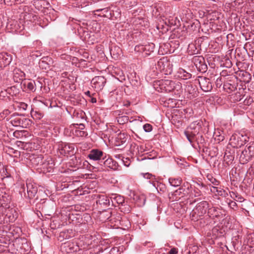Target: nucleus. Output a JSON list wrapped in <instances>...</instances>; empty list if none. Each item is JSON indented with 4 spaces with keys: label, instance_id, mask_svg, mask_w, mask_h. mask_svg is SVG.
Here are the masks:
<instances>
[{
    "label": "nucleus",
    "instance_id": "1",
    "mask_svg": "<svg viewBox=\"0 0 254 254\" xmlns=\"http://www.w3.org/2000/svg\"><path fill=\"white\" fill-rule=\"evenodd\" d=\"M153 86L160 92H173L175 94L179 95L182 91V84L179 81L162 79L155 81Z\"/></svg>",
    "mask_w": 254,
    "mask_h": 254
},
{
    "label": "nucleus",
    "instance_id": "2",
    "mask_svg": "<svg viewBox=\"0 0 254 254\" xmlns=\"http://www.w3.org/2000/svg\"><path fill=\"white\" fill-rule=\"evenodd\" d=\"M209 207L208 202L206 201H202L198 203L195 207L191 211L190 215L193 219H197L206 214Z\"/></svg>",
    "mask_w": 254,
    "mask_h": 254
},
{
    "label": "nucleus",
    "instance_id": "3",
    "mask_svg": "<svg viewBox=\"0 0 254 254\" xmlns=\"http://www.w3.org/2000/svg\"><path fill=\"white\" fill-rule=\"evenodd\" d=\"M37 187L31 182H27L26 187L23 184L21 185L19 192L22 195V192L25 198H33L37 192Z\"/></svg>",
    "mask_w": 254,
    "mask_h": 254
},
{
    "label": "nucleus",
    "instance_id": "4",
    "mask_svg": "<svg viewBox=\"0 0 254 254\" xmlns=\"http://www.w3.org/2000/svg\"><path fill=\"white\" fill-rule=\"evenodd\" d=\"M80 250L76 240H72L63 243L61 246V250L63 253H70Z\"/></svg>",
    "mask_w": 254,
    "mask_h": 254
},
{
    "label": "nucleus",
    "instance_id": "5",
    "mask_svg": "<svg viewBox=\"0 0 254 254\" xmlns=\"http://www.w3.org/2000/svg\"><path fill=\"white\" fill-rule=\"evenodd\" d=\"M192 62L198 71L202 73L206 71L207 66L205 63L204 59L202 56H194L192 59Z\"/></svg>",
    "mask_w": 254,
    "mask_h": 254
},
{
    "label": "nucleus",
    "instance_id": "6",
    "mask_svg": "<svg viewBox=\"0 0 254 254\" xmlns=\"http://www.w3.org/2000/svg\"><path fill=\"white\" fill-rule=\"evenodd\" d=\"M198 83L202 90L204 92H208L212 89V85L210 80L203 76H199L197 79Z\"/></svg>",
    "mask_w": 254,
    "mask_h": 254
},
{
    "label": "nucleus",
    "instance_id": "7",
    "mask_svg": "<svg viewBox=\"0 0 254 254\" xmlns=\"http://www.w3.org/2000/svg\"><path fill=\"white\" fill-rule=\"evenodd\" d=\"M106 82V79L102 76H95L91 80L92 87L96 91L101 90L104 87Z\"/></svg>",
    "mask_w": 254,
    "mask_h": 254
},
{
    "label": "nucleus",
    "instance_id": "8",
    "mask_svg": "<svg viewBox=\"0 0 254 254\" xmlns=\"http://www.w3.org/2000/svg\"><path fill=\"white\" fill-rule=\"evenodd\" d=\"M4 209L5 210V221L6 223L13 222L18 216V213L15 209L8 207Z\"/></svg>",
    "mask_w": 254,
    "mask_h": 254
},
{
    "label": "nucleus",
    "instance_id": "9",
    "mask_svg": "<svg viewBox=\"0 0 254 254\" xmlns=\"http://www.w3.org/2000/svg\"><path fill=\"white\" fill-rule=\"evenodd\" d=\"M61 154L65 155H72L74 153V145L72 144L62 143L60 146Z\"/></svg>",
    "mask_w": 254,
    "mask_h": 254
},
{
    "label": "nucleus",
    "instance_id": "10",
    "mask_svg": "<svg viewBox=\"0 0 254 254\" xmlns=\"http://www.w3.org/2000/svg\"><path fill=\"white\" fill-rule=\"evenodd\" d=\"M130 196L138 206H142L145 204L146 199L144 195L139 194L132 191L130 192Z\"/></svg>",
    "mask_w": 254,
    "mask_h": 254
},
{
    "label": "nucleus",
    "instance_id": "11",
    "mask_svg": "<svg viewBox=\"0 0 254 254\" xmlns=\"http://www.w3.org/2000/svg\"><path fill=\"white\" fill-rule=\"evenodd\" d=\"M138 48L139 51H140L144 53L145 55H149L154 51L155 48V45L152 43H148L145 45H141L138 47H135V50Z\"/></svg>",
    "mask_w": 254,
    "mask_h": 254
},
{
    "label": "nucleus",
    "instance_id": "12",
    "mask_svg": "<svg viewBox=\"0 0 254 254\" xmlns=\"http://www.w3.org/2000/svg\"><path fill=\"white\" fill-rule=\"evenodd\" d=\"M25 73L21 69L15 68L13 70V79L14 82L20 83L25 79Z\"/></svg>",
    "mask_w": 254,
    "mask_h": 254
},
{
    "label": "nucleus",
    "instance_id": "13",
    "mask_svg": "<svg viewBox=\"0 0 254 254\" xmlns=\"http://www.w3.org/2000/svg\"><path fill=\"white\" fill-rule=\"evenodd\" d=\"M103 156V152L98 149H92L88 155V157L93 161L100 160Z\"/></svg>",
    "mask_w": 254,
    "mask_h": 254
},
{
    "label": "nucleus",
    "instance_id": "14",
    "mask_svg": "<svg viewBox=\"0 0 254 254\" xmlns=\"http://www.w3.org/2000/svg\"><path fill=\"white\" fill-rule=\"evenodd\" d=\"M53 63V60L49 57H44L40 61L39 66L42 69H48L50 68V65Z\"/></svg>",
    "mask_w": 254,
    "mask_h": 254
},
{
    "label": "nucleus",
    "instance_id": "15",
    "mask_svg": "<svg viewBox=\"0 0 254 254\" xmlns=\"http://www.w3.org/2000/svg\"><path fill=\"white\" fill-rule=\"evenodd\" d=\"M12 61L10 55L6 53H0V65L1 66H5L9 65Z\"/></svg>",
    "mask_w": 254,
    "mask_h": 254
},
{
    "label": "nucleus",
    "instance_id": "16",
    "mask_svg": "<svg viewBox=\"0 0 254 254\" xmlns=\"http://www.w3.org/2000/svg\"><path fill=\"white\" fill-rule=\"evenodd\" d=\"M96 203L105 208L108 207L110 205V199L104 195H98Z\"/></svg>",
    "mask_w": 254,
    "mask_h": 254
},
{
    "label": "nucleus",
    "instance_id": "17",
    "mask_svg": "<svg viewBox=\"0 0 254 254\" xmlns=\"http://www.w3.org/2000/svg\"><path fill=\"white\" fill-rule=\"evenodd\" d=\"M7 27L12 32H20L24 29L23 25H20L17 21H11L8 23Z\"/></svg>",
    "mask_w": 254,
    "mask_h": 254
},
{
    "label": "nucleus",
    "instance_id": "18",
    "mask_svg": "<svg viewBox=\"0 0 254 254\" xmlns=\"http://www.w3.org/2000/svg\"><path fill=\"white\" fill-rule=\"evenodd\" d=\"M103 162V164H101V165H103L104 167L109 168L113 170H117L118 167V163L112 158H108L104 161H101V163Z\"/></svg>",
    "mask_w": 254,
    "mask_h": 254
},
{
    "label": "nucleus",
    "instance_id": "19",
    "mask_svg": "<svg viewBox=\"0 0 254 254\" xmlns=\"http://www.w3.org/2000/svg\"><path fill=\"white\" fill-rule=\"evenodd\" d=\"M200 46L198 44L191 43L190 44L188 48V52L190 55H195L199 53L200 51Z\"/></svg>",
    "mask_w": 254,
    "mask_h": 254
},
{
    "label": "nucleus",
    "instance_id": "20",
    "mask_svg": "<svg viewBox=\"0 0 254 254\" xmlns=\"http://www.w3.org/2000/svg\"><path fill=\"white\" fill-rule=\"evenodd\" d=\"M110 199H111L113 205H114L115 203H117L122 205L125 203L124 197L117 194H111L110 196Z\"/></svg>",
    "mask_w": 254,
    "mask_h": 254
},
{
    "label": "nucleus",
    "instance_id": "21",
    "mask_svg": "<svg viewBox=\"0 0 254 254\" xmlns=\"http://www.w3.org/2000/svg\"><path fill=\"white\" fill-rule=\"evenodd\" d=\"M168 61L166 57H163L159 60L156 64V68L160 71H163L166 69V67L168 65Z\"/></svg>",
    "mask_w": 254,
    "mask_h": 254
},
{
    "label": "nucleus",
    "instance_id": "22",
    "mask_svg": "<svg viewBox=\"0 0 254 254\" xmlns=\"http://www.w3.org/2000/svg\"><path fill=\"white\" fill-rule=\"evenodd\" d=\"M207 215L210 218H214L219 217V212L217 207L209 205Z\"/></svg>",
    "mask_w": 254,
    "mask_h": 254
},
{
    "label": "nucleus",
    "instance_id": "23",
    "mask_svg": "<svg viewBox=\"0 0 254 254\" xmlns=\"http://www.w3.org/2000/svg\"><path fill=\"white\" fill-rule=\"evenodd\" d=\"M85 128H75L74 130H72L73 134L77 137H84L86 136L88 134L86 131L83 129Z\"/></svg>",
    "mask_w": 254,
    "mask_h": 254
},
{
    "label": "nucleus",
    "instance_id": "24",
    "mask_svg": "<svg viewBox=\"0 0 254 254\" xmlns=\"http://www.w3.org/2000/svg\"><path fill=\"white\" fill-rule=\"evenodd\" d=\"M23 85L25 87H27V89H28L29 91L32 92L35 91L36 83L34 80H25Z\"/></svg>",
    "mask_w": 254,
    "mask_h": 254
},
{
    "label": "nucleus",
    "instance_id": "25",
    "mask_svg": "<svg viewBox=\"0 0 254 254\" xmlns=\"http://www.w3.org/2000/svg\"><path fill=\"white\" fill-rule=\"evenodd\" d=\"M170 185L174 187H177L181 185L182 179L180 178H170L168 179Z\"/></svg>",
    "mask_w": 254,
    "mask_h": 254
},
{
    "label": "nucleus",
    "instance_id": "26",
    "mask_svg": "<svg viewBox=\"0 0 254 254\" xmlns=\"http://www.w3.org/2000/svg\"><path fill=\"white\" fill-rule=\"evenodd\" d=\"M126 136V135L124 133L119 134L118 137L116 138V145L120 146L125 143L127 139Z\"/></svg>",
    "mask_w": 254,
    "mask_h": 254
},
{
    "label": "nucleus",
    "instance_id": "27",
    "mask_svg": "<svg viewBox=\"0 0 254 254\" xmlns=\"http://www.w3.org/2000/svg\"><path fill=\"white\" fill-rule=\"evenodd\" d=\"M30 161L33 165H39L43 164V157L42 155L33 156L30 159Z\"/></svg>",
    "mask_w": 254,
    "mask_h": 254
},
{
    "label": "nucleus",
    "instance_id": "28",
    "mask_svg": "<svg viewBox=\"0 0 254 254\" xmlns=\"http://www.w3.org/2000/svg\"><path fill=\"white\" fill-rule=\"evenodd\" d=\"M13 134V136L16 138L26 137L28 135V132L24 130H15Z\"/></svg>",
    "mask_w": 254,
    "mask_h": 254
},
{
    "label": "nucleus",
    "instance_id": "29",
    "mask_svg": "<svg viewBox=\"0 0 254 254\" xmlns=\"http://www.w3.org/2000/svg\"><path fill=\"white\" fill-rule=\"evenodd\" d=\"M15 109H17L20 112L25 111L28 107V105L24 102H16L14 104Z\"/></svg>",
    "mask_w": 254,
    "mask_h": 254
},
{
    "label": "nucleus",
    "instance_id": "30",
    "mask_svg": "<svg viewBox=\"0 0 254 254\" xmlns=\"http://www.w3.org/2000/svg\"><path fill=\"white\" fill-rule=\"evenodd\" d=\"M223 88L228 93H231L236 89L235 84H231L229 82H226L224 84Z\"/></svg>",
    "mask_w": 254,
    "mask_h": 254
},
{
    "label": "nucleus",
    "instance_id": "31",
    "mask_svg": "<svg viewBox=\"0 0 254 254\" xmlns=\"http://www.w3.org/2000/svg\"><path fill=\"white\" fill-rule=\"evenodd\" d=\"M184 133L187 138L188 140L189 141L190 143H192L193 141V139L194 137L197 134L198 132H193L192 131H190L189 130H185L184 131Z\"/></svg>",
    "mask_w": 254,
    "mask_h": 254
},
{
    "label": "nucleus",
    "instance_id": "32",
    "mask_svg": "<svg viewBox=\"0 0 254 254\" xmlns=\"http://www.w3.org/2000/svg\"><path fill=\"white\" fill-rule=\"evenodd\" d=\"M179 76L183 79H190L191 77V74L190 73L187 72L183 68L179 69Z\"/></svg>",
    "mask_w": 254,
    "mask_h": 254
},
{
    "label": "nucleus",
    "instance_id": "33",
    "mask_svg": "<svg viewBox=\"0 0 254 254\" xmlns=\"http://www.w3.org/2000/svg\"><path fill=\"white\" fill-rule=\"evenodd\" d=\"M72 1H76V5L74 6L76 7L79 8H83L84 7H86V6L89 5V2L86 1L85 0H83L82 1V0H70Z\"/></svg>",
    "mask_w": 254,
    "mask_h": 254
},
{
    "label": "nucleus",
    "instance_id": "34",
    "mask_svg": "<svg viewBox=\"0 0 254 254\" xmlns=\"http://www.w3.org/2000/svg\"><path fill=\"white\" fill-rule=\"evenodd\" d=\"M136 0H125L124 3L125 5L127 8H129L135 6L137 4Z\"/></svg>",
    "mask_w": 254,
    "mask_h": 254
},
{
    "label": "nucleus",
    "instance_id": "35",
    "mask_svg": "<svg viewBox=\"0 0 254 254\" xmlns=\"http://www.w3.org/2000/svg\"><path fill=\"white\" fill-rule=\"evenodd\" d=\"M240 76L243 77L242 80L245 82H249L251 79V75L248 72H243L240 74Z\"/></svg>",
    "mask_w": 254,
    "mask_h": 254
},
{
    "label": "nucleus",
    "instance_id": "36",
    "mask_svg": "<svg viewBox=\"0 0 254 254\" xmlns=\"http://www.w3.org/2000/svg\"><path fill=\"white\" fill-rule=\"evenodd\" d=\"M120 209L122 212L125 213H128L131 211V207L125 203L121 205Z\"/></svg>",
    "mask_w": 254,
    "mask_h": 254
},
{
    "label": "nucleus",
    "instance_id": "37",
    "mask_svg": "<svg viewBox=\"0 0 254 254\" xmlns=\"http://www.w3.org/2000/svg\"><path fill=\"white\" fill-rule=\"evenodd\" d=\"M185 91L190 94L193 95L195 92V88L192 84L189 83L186 86Z\"/></svg>",
    "mask_w": 254,
    "mask_h": 254
},
{
    "label": "nucleus",
    "instance_id": "38",
    "mask_svg": "<svg viewBox=\"0 0 254 254\" xmlns=\"http://www.w3.org/2000/svg\"><path fill=\"white\" fill-rule=\"evenodd\" d=\"M128 117L126 116H120L117 118V122L120 125H124L128 123Z\"/></svg>",
    "mask_w": 254,
    "mask_h": 254
},
{
    "label": "nucleus",
    "instance_id": "39",
    "mask_svg": "<svg viewBox=\"0 0 254 254\" xmlns=\"http://www.w3.org/2000/svg\"><path fill=\"white\" fill-rule=\"evenodd\" d=\"M6 227L8 228L9 232L12 235L14 234L15 231H16V233H18L19 231H20V229L19 227H15L13 225H6Z\"/></svg>",
    "mask_w": 254,
    "mask_h": 254
},
{
    "label": "nucleus",
    "instance_id": "40",
    "mask_svg": "<svg viewBox=\"0 0 254 254\" xmlns=\"http://www.w3.org/2000/svg\"><path fill=\"white\" fill-rule=\"evenodd\" d=\"M240 158L245 159L246 161H248L249 160H250L251 158L250 157V155L248 153V151L246 148H245V149L244 150H243L242 151V153H241V154L240 156Z\"/></svg>",
    "mask_w": 254,
    "mask_h": 254
},
{
    "label": "nucleus",
    "instance_id": "41",
    "mask_svg": "<svg viewBox=\"0 0 254 254\" xmlns=\"http://www.w3.org/2000/svg\"><path fill=\"white\" fill-rule=\"evenodd\" d=\"M219 13L218 12L214 11L209 14V17L210 20H216L219 18Z\"/></svg>",
    "mask_w": 254,
    "mask_h": 254
},
{
    "label": "nucleus",
    "instance_id": "42",
    "mask_svg": "<svg viewBox=\"0 0 254 254\" xmlns=\"http://www.w3.org/2000/svg\"><path fill=\"white\" fill-rule=\"evenodd\" d=\"M221 128H214V134L216 136L220 137L219 140H223L224 138V135H222L220 133Z\"/></svg>",
    "mask_w": 254,
    "mask_h": 254
},
{
    "label": "nucleus",
    "instance_id": "43",
    "mask_svg": "<svg viewBox=\"0 0 254 254\" xmlns=\"http://www.w3.org/2000/svg\"><path fill=\"white\" fill-rule=\"evenodd\" d=\"M4 208L3 207H0V224H5V214H1V211L3 212Z\"/></svg>",
    "mask_w": 254,
    "mask_h": 254
},
{
    "label": "nucleus",
    "instance_id": "44",
    "mask_svg": "<svg viewBox=\"0 0 254 254\" xmlns=\"http://www.w3.org/2000/svg\"><path fill=\"white\" fill-rule=\"evenodd\" d=\"M141 175L145 179H150L151 180H154L155 176L152 175L151 174H150L149 173H142L141 174Z\"/></svg>",
    "mask_w": 254,
    "mask_h": 254
},
{
    "label": "nucleus",
    "instance_id": "45",
    "mask_svg": "<svg viewBox=\"0 0 254 254\" xmlns=\"http://www.w3.org/2000/svg\"><path fill=\"white\" fill-rule=\"evenodd\" d=\"M248 153L250 155L251 158L254 155V147L252 146H249L246 148Z\"/></svg>",
    "mask_w": 254,
    "mask_h": 254
},
{
    "label": "nucleus",
    "instance_id": "46",
    "mask_svg": "<svg viewBox=\"0 0 254 254\" xmlns=\"http://www.w3.org/2000/svg\"><path fill=\"white\" fill-rule=\"evenodd\" d=\"M107 11L108 10H107V9L106 8H101V9H96L95 10H94V11H92V12L95 15H97L98 16L102 17V16H103V15H102L101 13L97 14L96 12H102V11L107 12Z\"/></svg>",
    "mask_w": 254,
    "mask_h": 254
},
{
    "label": "nucleus",
    "instance_id": "47",
    "mask_svg": "<svg viewBox=\"0 0 254 254\" xmlns=\"http://www.w3.org/2000/svg\"><path fill=\"white\" fill-rule=\"evenodd\" d=\"M201 194V191L198 189H194L192 192V195H193L194 197H199L200 196Z\"/></svg>",
    "mask_w": 254,
    "mask_h": 254
},
{
    "label": "nucleus",
    "instance_id": "48",
    "mask_svg": "<svg viewBox=\"0 0 254 254\" xmlns=\"http://www.w3.org/2000/svg\"><path fill=\"white\" fill-rule=\"evenodd\" d=\"M192 125L193 126V127H196V126H198V127H201V126H203V122L201 120H199L193 122L192 123Z\"/></svg>",
    "mask_w": 254,
    "mask_h": 254
},
{
    "label": "nucleus",
    "instance_id": "49",
    "mask_svg": "<svg viewBox=\"0 0 254 254\" xmlns=\"http://www.w3.org/2000/svg\"><path fill=\"white\" fill-rule=\"evenodd\" d=\"M184 190V189L182 188H180L174 192L173 195L175 196H180L182 194V192Z\"/></svg>",
    "mask_w": 254,
    "mask_h": 254
},
{
    "label": "nucleus",
    "instance_id": "50",
    "mask_svg": "<svg viewBox=\"0 0 254 254\" xmlns=\"http://www.w3.org/2000/svg\"><path fill=\"white\" fill-rule=\"evenodd\" d=\"M253 102V99L252 97H247L244 101V103L245 105H250Z\"/></svg>",
    "mask_w": 254,
    "mask_h": 254
},
{
    "label": "nucleus",
    "instance_id": "51",
    "mask_svg": "<svg viewBox=\"0 0 254 254\" xmlns=\"http://www.w3.org/2000/svg\"><path fill=\"white\" fill-rule=\"evenodd\" d=\"M213 189L214 190H216V192H218V193L221 195H223V193H225V191L223 190V189H221L220 188H218L217 187H213Z\"/></svg>",
    "mask_w": 254,
    "mask_h": 254
},
{
    "label": "nucleus",
    "instance_id": "52",
    "mask_svg": "<svg viewBox=\"0 0 254 254\" xmlns=\"http://www.w3.org/2000/svg\"><path fill=\"white\" fill-rule=\"evenodd\" d=\"M210 182L214 185L215 186H218L219 184V182L218 181H217L216 179L213 178V177H211V178H208Z\"/></svg>",
    "mask_w": 254,
    "mask_h": 254
},
{
    "label": "nucleus",
    "instance_id": "53",
    "mask_svg": "<svg viewBox=\"0 0 254 254\" xmlns=\"http://www.w3.org/2000/svg\"><path fill=\"white\" fill-rule=\"evenodd\" d=\"M178 253V250L176 248H172L169 252L168 254H177Z\"/></svg>",
    "mask_w": 254,
    "mask_h": 254
},
{
    "label": "nucleus",
    "instance_id": "54",
    "mask_svg": "<svg viewBox=\"0 0 254 254\" xmlns=\"http://www.w3.org/2000/svg\"><path fill=\"white\" fill-rule=\"evenodd\" d=\"M36 114H38V117H37V118H40L41 117L42 115H41V114L40 113L38 114V113H37V112H36V111H34L33 110H32V111H31V116H34V115H36Z\"/></svg>",
    "mask_w": 254,
    "mask_h": 254
},
{
    "label": "nucleus",
    "instance_id": "55",
    "mask_svg": "<svg viewBox=\"0 0 254 254\" xmlns=\"http://www.w3.org/2000/svg\"><path fill=\"white\" fill-rule=\"evenodd\" d=\"M230 196L235 199V197H238V196L237 195V194H236V193H235V192L234 191H231L230 192Z\"/></svg>",
    "mask_w": 254,
    "mask_h": 254
},
{
    "label": "nucleus",
    "instance_id": "56",
    "mask_svg": "<svg viewBox=\"0 0 254 254\" xmlns=\"http://www.w3.org/2000/svg\"><path fill=\"white\" fill-rule=\"evenodd\" d=\"M41 55V53L39 51H35L33 54L32 56L38 57Z\"/></svg>",
    "mask_w": 254,
    "mask_h": 254
},
{
    "label": "nucleus",
    "instance_id": "57",
    "mask_svg": "<svg viewBox=\"0 0 254 254\" xmlns=\"http://www.w3.org/2000/svg\"><path fill=\"white\" fill-rule=\"evenodd\" d=\"M143 130L147 132H149L152 131V128H143Z\"/></svg>",
    "mask_w": 254,
    "mask_h": 254
},
{
    "label": "nucleus",
    "instance_id": "58",
    "mask_svg": "<svg viewBox=\"0 0 254 254\" xmlns=\"http://www.w3.org/2000/svg\"><path fill=\"white\" fill-rule=\"evenodd\" d=\"M221 79L222 78L220 77L217 78V79H216L217 84H220V82H221Z\"/></svg>",
    "mask_w": 254,
    "mask_h": 254
},
{
    "label": "nucleus",
    "instance_id": "59",
    "mask_svg": "<svg viewBox=\"0 0 254 254\" xmlns=\"http://www.w3.org/2000/svg\"><path fill=\"white\" fill-rule=\"evenodd\" d=\"M90 102L92 103H96L97 102L96 99L95 98H91L90 100Z\"/></svg>",
    "mask_w": 254,
    "mask_h": 254
},
{
    "label": "nucleus",
    "instance_id": "60",
    "mask_svg": "<svg viewBox=\"0 0 254 254\" xmlns=\"http://www.w3.org/2000/svg\"><path fill=\"white\" fill-rule=\"evenodd\" d=\"M85 94L89 97H91V93L89 91H87L85 92Z\"/></svg>",
    "mask_w": 254,
    "mask_h": 254
},
{
    "label": "nucleus",
    "instance_id": "61",
    "mask_svg": "<svg viewBox=\"0 0 254 254\" xmlns=\"http://www.w3.org/2000/svg\"><path fill=\"white\" fill-rule=\"evenodd\" d=\"M142 127H152L149 124H145L142 126Z\"/></svg>",
    "mask_w": 254,
    "mask_h": 254
},
{
    "label": "nucleus",
    "instance_id": "62",
    "mask_svg": "<svg viewBox=\"0 0 254 254\" xmlns=\"http://www.w3.org/2000/svg\"><path fill=\"white\" fill-rule=\"evenodd\" d=\"M130 103L129 101H127L126 103L124 104V106L126 107H128L130 105Z\"/></svg>",
    "mask_w": 254,
    "mask_h": 254
},
{
    "label": "nucleus",
    "instance_id": "63",
    "mask_svg": "<svg viewBox=\"0 0 254 254\" xmlns=\"http://www.w3.org/2000/svg\"><path fill=\"white\" fill-rule=\"evenodd\" d=\"M231 204H232L233 206H235L236 205V203L234 201H231Z\"/></svg>",
    "mask_w": 254,
    "mask_h": 254
},
{
    "label": "nucleus",
    "instance_id": "64",
    "mask_svg": "<svg viewBox=\"0 0 254 254\" xmlns=\"http://www.w3.org/2000/svg\"><path fill=\"white\" fill-rule=\"evenodd\" d=\"M228 66L230 67L231 66L232 64L229 60H228Z\"/></svg>",
    "mask_w": 254,
    "mask_h": 254
}]
</instances>
